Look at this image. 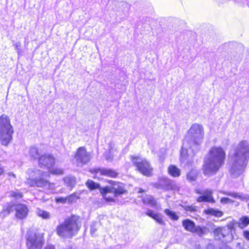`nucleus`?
Listing matches in <instances>:
<instances>
[{"label": "nucleus", "mask_w": 249, "mask_h": 249, "mask_svg": "<svg viewBox=\"0 0 249 249\" xmlns=\"http://www.w3.org/2000/svg\"><path fill=\"white\" fill-rule=\"evenodd\" d=\"M204 137V130L202 124H193L187 131L183 141L180 152L182 162H185L188 158H192L199 149Z\"/></svg>", "instance_id": "obj_1"}, {"label": "nucleus", "mask_w": 249, "mask_h": 249, "mask_svg": "<svg viewBox=\"0 0 249 249\" xmlns=\"http://www.w3.org/2000/svg\"><path fill=\"white\" fill-rule=\"evenodd\" d=\"M249 158V144L242 141L236 146L230 161V171L232 178H237L245 170Z\"/></svg>", "instance_id": "obj_2"}, {"label": "nucleus", "mask_w": 249, "mask_h": 249, "mask_svg": "<svg viewBox=\"0 0 249 249\" xmlns=\"http://www.w3.org/2000/svg\"><path fill=\"white\" fill-rule=\"evenodd\" d=\"M225 156V152L221 147H212L204 159V174L211 176L216 173L223 165Z\"/></svg>", "instance_id": "obj_3"}, {"label": "nucleus", "mask_w": 249, "mask_h": 249, "mask_svg": "<svg viewBox=\"0 0 249 249\" xmlns=\"http://www.w3.org/2000/svg\"><path fill=\"white\" fill-rule=\"evenodd\" d=\"M78 221L79 217L75 215L66 219L57 226L56 229L57 234L62 238H72L77 233L81 226Z\"/></svg>", "instance_id": "obj_4"}, {"label": "nucleus", "mask_w": 249, "mask_h": 249, "mask_svg": "<svg viewBox=\"0 0 249 249\" xmlns=\"http://www.w3.org/2000/svg\"><path fill=\"white\" fill-rule=\"evenodd\" d=\"M27 173L29 174V178L25 181L26 184L30 187L36 186L47 188L51 191H53L55 189V185L53 183H51L48 180L45 179V178L50 177L48 173L38 169L34 170L29 169Z\"/></svg>", "instance_id": "obj_5"}, {"label": "nucleus", "mask_w": 249, "mask_h": 249, "mask_svg": "<svg viewBox=\"0 0 249 249\" xmlns=\"http://www.w3.org/2000/svg\"><path fill=\"white\" fill-rule=\"evenodd\" d=\"M109 186L104 188H100V185L91 180H88L86 182L87 186L91 190L99 189L101 193H113L115 196L123 195L127 193L124 188V185L121 182L108 180Z\"/></svg>", "instance_id": "obj_6"}, {"label": "nucleus", "mask_w": 249, "mask_h": 249, "mask_svg": "<svg viewBox=\"0 0 249 249\" xmlns=\"http://www.w3.org/2000/svg\"><path fill=\"white\" fill-rule=\"evenodd\" d=\"M14 129L9 117L5 114L0 117V142L2 145L7 146L13 138Z\"/></svg>", "instance_id": "obj_7"}, {"label": "nucleus", "mask_w": 249, "mask_h": 249, "mask_svg": "<svg viewBox=\"0 0 249 249\" xmlns=\"http://www.w3.org/2000/svg\"><path fill=\"white\" fill-rule=\"evenodd\" d=\"M131 159L133 164L141 173L148 177L152 175L153 168L145 159L133 156H131Z\"/></svg>", "instance_id": "obj_8"}, {"label": "nucleus", "mask_w": 249, "mask_h": 249, "mask_svg": "<svg viewBox=\"0 0 249 249\" xmlns=\"http://www.w3.org/2000/svg\"><path fill=\"white\" fill-rule=\"evenodd\" d=\"M26 240L28 249H40L43 244L42 236L31 231L27 232Z\"/></svg>", "instance_id": "obj_9"}, {"label": "nucleus", "mask_w": 249, "mask_h": 249, "mask_svg": "<svg viewBox=\"0 0 249 249\" xmlns=\"http://www.w3.org/2000/svg\"><path fill=\"white\" fill-rule=\"evenodd\" d=\"M14 210L16 211V216L20 219L25 218L28 213V209L25 205L18 204L8 205L6 208L3 209L2 213L8 214Z\"/></svg>", "instance_id": "obj_10"}, {"label": "nucleus", "mask_w": 249, "mask_h": 249, "mask_svg": "<svg viewBox=\"0 0 249 249\" xmlns=\"http://www.w3.org/2000/svg\"><path fill=\"white\" fill-rule=\"evenodd\" d=\"M91 159L90 154L88 152L84 147H79L75 155L77 165L81 166L89 162Z\"/></svg>", "instance_id": "obj_11"}, {"label": "nucleus", "mask_w": 249, "mask_h": 249, "mask_svg": "<svg viewBox=\"0 0 249 249\" xmlns=\"http://www.w3.org/2000/svg\"><path fill=\"white\" fill-rule=\"evenodd\" d=\"M38 161L40 166L47 167L49 169L54 165V159L51 155L45 154L39 157Z\"/></svg>", "instance_id": "obj_12"}, {"label": "nucleus", "mask_w": 249, "mask_h": 249, "mask_svg": "<svg viewBox=\"0 0 249 249\" xmlns=\"http://www.w3.org/2000/svg\"><path fill=\"white\" fill-rule=\"evenodd\" d=\"M196 192L197 194H203V196H199L197 198V201L199 202H214L213 198L212 196V192L211 190H207L205 191H200L196 190Z\"/></svg>", "instance_id": "obj_13"}, {"label": "nucleus", "mask_w": 249, "mask_h": 249, "mask_svg": "<svg viewBox=\"0 0 249 249\" xmlns=\"http://www.w3.org/2000/svg\"><path fill=\"white\" fill-rule=\"evenodd\" d=\"M97 174L110 178H116L118 173L113 169L109 168H102L97 170Z\"/></svg>", "instance_id": "obj_14"}, {"label": "nucleus", "mask_w": 249, "mask_h": 249, "mask_svg": "<svg viewBox=\"0 0 249 249\" xmlns=\"http://www.w3.org/2000/svg\"><path fill=\"white\" fill-rule=\"evenodd\" d=\"M223 194H226L234 198H238L243 201H248L249 200V196L243 194L231 192H224Z\"/></svg>", "instance_id": "obj_15"}, {"label": "nucleus", "mask_w": 249, "mask_h": 249, "mask_svg": "<svg viewBox=\"0 0 249 249\" xmlns=\"http://www.w3.org/2000/svg\"><path fill=\"white\" fill-rule=\"evenodd\" d=\"M146 214L153 218L159 224L161 225L164 224V222L162 218V217L159 213H154L153 211L148 210L146 213Z\"/></svg>", "instance_id": "obj_16"}, {"label": "nucleus", "mask_w": 249, "mask_h": 249, "mask_svg": "<svg viewBox=\"0 0 249 249\" xmlns=\"http://www.w3.org/2000/svg\"><path fill=\"white\" fill-rule=\"evenodd\" d=\"M168 172L173 177H178L180 175V170L174 165H170L168 167Z\"/></svg>", "instance_id": "obj_17"}, {"label": "nucleus", "mask_w": 249, "mask_h": 249, "mask_svg": "<svg viewBox=\"0 0 249 249\" xmlns=\"http://www.w3.org/2000/svg\"><path fill=\"white\" fill-rule=\"evenodd\" d=\"M182 226L186 231L191 232L194 231L196 226L195 223L189 219L184 220L182 221Z\"/></svg>", "instance_id": "obj_18"}, {"label": "nucleus", "mask_w": 249, "mask_h": 249, "mask_svg": "<svg viewBox=\"0 0 249 249\" xmlns=\"http://www.w3.org/2000/svg\"><path fill=\"white\" fill-rule=\"evenodd\" d=\"M65 184L70 189L72 188L76 184L75 178L72 176L66 177L63 179Z\"/></svg>", "instance_id": "obj_19"}, {"label": "nucleus", "mask_w": 249, "mask_h": 249, "mask_svg": "<svg viewBox=\"0 0 249 249\" xmlns=\"http://www.w3.org/2000/svg\"><path fill=\"white\" fill-rule=\"evenodd\" d=\"M204 212L206 214L214 216L217 217H220L223 214V213L222 211L212 208L205 210Z\"/></svg>", "instance_id": "obj_20"}, {"label": "nucleus", "mask_w": 249, "mask_h": 249, "mask_svg": "<svg viewBox=\"0 0 249 249\" xmlns=\"http://www.w3.org/2000/svg\"><path fill=\"white\" fill-rule=\"evenodd\" d=\"M241 229H243L249 225V217L247 216H242L236 223Z\"/></svg>", "instance_id": "obj_21"}, {"label": "nucleus", "mask_w": 249, "mask_h": 249, "mask_svg": "<svg viewBox=\"0 0 249 249\" xmlns=\"http://www.w3.org/2000/svg\"><path fill=\"white\" fill-rule=\"evenodd\" d=\"M142 202L143 203L149 205L151 207L155 206L156 204V200L150 196H144L142 198Z\"/></svg>", "instance_id": "obj_22"}, {"label": "nucleus", "mask_w": 249, "mask_h": 249, "mask_svg": "<svg viewBox=\"0 0 249 249\" xmlns=\"http://www.w3.org/2000/svg\"><path fill=\"white\" fill-rule=\"evenodd\" d=\"M37 215L44 219H49L51 217L50 213L47 211L37 208L36 210Z\"/></svg>", "instance_id": "obj_23"}, {"label": "nucleus", "mask_w": 249, "mask_h": 249, "mask_svg": "<svg viewBox=\"0 0 249 249\" xmlns=\"http://www.w3.org/2000/svg\"><path fill=\"white\" fill-rule=\"evenodd\" d=\"M29 154L33 159H36L38 158L39 156L38 149L35 146L31 147L29 149Z\"/></svg>", "instance_id": "obj_24"}, {"label": "nucleus", "mask_w": 249, "mask_h": 249, "mask_svg": "<svg viewBox=\"0 0 249 249\" xmlns=\"http://www.w3.org/2000/svg\"><path fill=\"white\" fill-rule=\"evenodd\" d=\"M164 213L170 218L174 220H177L178 219V216L176 214V213L169 209H165Z\"/></svg>", "instance_id": "obj_25"}, {"label": "nucleus", "mask_w": 249, "mask_h": 249, "mask_svg": "<svg viewBox=\"0 0 249 249\" xmlns=\"http://www.w3.org/2000/svg\"><path fill=\"white\" fill-rule=\"evenodd\" d=\"M196 171L192 170L187 174V178L190 181L193 182L196 179Z\"/></svg>", "instance_id": "obj_26"}, {"label": "nucleus", "mask_w": 249, "mask_h": 249, "mask_svg": "<svg viewBox=\"0 0 249 249\" xmlns=\"http://www.w3.org/2000/svg\"><path fill=\"white\" fill-rule=\"evenodd\" d=\"M49 170L50 173L53 175H62L64 172L62 169L57 168H53L51 167Z\"/></svg>", "instance_id": "obj_27"}, {"label": "nucleus", "mask_w": 249, "mask_h": 249, "mask_svg": "<svg viewBox=\"0 0 249 249\" xmlns=\"http://www.w3.org/2000/svg\"><path fill=\"white\" fill-rule=\"evenodd\" d=\"M160 182L161 185L164 186H165V185H166L168 187H170L172 184V181L170 179L166 178H161L160 179Z\"/></svg>", "instance_id": "obj_28"}, {"label": "nucleus", "mask_w": 249, "mask_h": 249, "mask_svg": "<svg viewBox=\"0 0 249 249\" xmlns=\"http://www.w3.org/2000/svg\"><path fill=\"white\" fill-rule=\"evenodd\" d=\"M193 233H196L199 236H202L204 234V228L200 226L196 227L194 228Z\"/></svg>", "instance_id": "obj_29"}, {"label": "nucleus", "mask_w": 249, "mask_h": 249, "mask_svg": "<svg viewBox=\"0 0 249 249\" xmlns=\"http://www.w3.org/2000/svg\"><path fill=\"white\" fill-rule=\"evenodd\" d=\"M222 231L220 228L216 229L214 231V234L216 238L221 240L222 239Z\"/></svg>", "instance_id": "obj_30"}, {"label": "nucleus", "mask_w": 249, "mask_h": 249, "mask_svg": "<svg viewBox=\"0 0 249 249\" xmlns=\"http://www.w3.org/2000/svg\"><path fill=\"white\" fill-rule=\"evenodd\" d=\"M10 196L16 199L21 198L23 196L22 193H21L19 191L11 192Z\"/></svg>", "instance_id": "obj_31"}, {"label": "nucleus", "mask_w": 249, "mask_h": 249, "mask_svg": "<svg viewBox=\"0 0 249 249\" xmlns=\"http://www.w3.org/2000/svg\"><path fill=\"white\" fill-rule=\"evenodd\" d=\"M78 198V197L75 194H73L66 197L67 201L69 203H71Z\"/></svg>", "instance_id": "obj_32"}, {"label": "nucleus", "mask_w": 249, "mask_h": 249, "mask_svg": "<svg viewBox=\"0 0 249 249\" xmlns=\"http://www.w3.org/2000/svg\"><path fill=\"white\" fill-rule=\"evenodd\" d=\"M13 46L15 47V49L16 50L17 53L19 55L21 53V43L19 42H17L13 44Z\"/></svg>", "instance_id": "obj_33"}, {"label": "nucleus", "mask_w": 249, "mask_h": 249, "mask_svg": "<svg viewBox=\"0 0 249 249\" xmlns=\"http://www.w3.org/2000/svg\"><path fill=\"white\" fill-rule=\"evenodd\" d=\"M237 222H235L234 221H232L228 223L227 225L226 228L229 230V231L231 232L232 230L234 228V225L236 224Z\"/></svg>", "instance_id": "obj_34"}, {"label": "nucleus", "mask_w": 249, "mask_h": 249, "mask_svg": "<svg viewBox=\"0 0 249 249\" xmlns=\"http://www.w3.org/2000/svg\"><path fill=\"white\" fill-rule=\"evenodd\" d=\"M98 224L97 222L93 223L90 227V233L92 235L95 233L97 230Z\"/></svg>", "instance_id": "obj_35"}, {"label": "nucleus", "mask_w": 249, "mask_h": 249, "mask_svg": "<svg viewBox=\"0 0 249 249\" xmlns=\"http://www.w3.org/2000/svg\"><path fill=\"white\" fill-rule=\"evenodd\" d=\"M221 230L222 231V238H223L227 236L230 235L231 232L226 227H221Z\"/></svg>", "instance_id": "obj_36"}, {"label": "nucleus", "mask_w": 249, "mask_h": 249, "mask_svg": "<svg viewBox=\"0 0 249 249\" xmlns=\"http://www.w3.org/2000/svg\"><path fill=\"white\" fill-rule=\"evenodd\" d=\"M220 202L221 203L223 204H226L229 203H232L234 202V201L228 197H222L221 198Z\"/></svg>", "instance_id": "obj_37"}, {"label": "nucleus", "mask_w": 249, "mask_h": 249, "mask_svg": "<svg viewBox=\"0 0 249 249\" xmlns=\"http://www.w3.org/2000/svg\"><path fill=\"white\" fill-rule=\"evenodd\" d=\"M107 193H101V194L103 195L104 199L106 200V201L107 202H115V199L113 197L107 196Z\"/></svg>", "instance_id": "obj_38"}, {"label": "nucleus", "mask_w": 249, "mask_h": 249, "mask_svg": "<svg viewBox=\"0 0 249 249\" xmlns=\"http://www.w3.org/2000/svg\"><path fill=\"white\" fill-rule=\"evenodd\" d=\"M55 201L57 203H65L67 202V199L66 197H59L56 198Z\"/></svg>", "instance_id": "obj_39"}, {"label": "nucleus", "mask_w": 249, "mask_h": 249, "mask_svg": "<svg viewBox=\"0 0 249 249\" xmlns=\"http://www.w3.org/2000/svg\"><path fill=\"white\" fill-rule=\"evenodd\" d=\"M185 210L187 211L195 212L196 211V207L194 206H186Z\"/></svg>", "instance_id": "obj_40"}, {"label": "nucleus", "mask_w": 249, "mask_h": 249, "mask_svg": "<svg viewBox=\"0 0 249 249\" xmlns=\"http://www.w3.org/2000/svg\"><path fill=\"white\" fill-rule=\"evenodd\" d=\"M105 158L106 160H111L112 159V157L110 156V154L108 153H107L105 154Z\"/></svg>", "instance_id": "obj_41"}, {"label": "nucleus", "mask_w": 249, "mask_h": 249, "mask_svg": "<svg viewBox=\"0 0 249 249\" xmlns=\"http://www.w3.org/2000/svg\"><path fill=\"white\" fill-rule=\"evenodd\" d=\"M244 236L246 239L249 240V231H244Z\"/></svg>", "instance_id": "obj_42"}, {"label": "nucleus", "mask_w": 249, "mask_h": 249, "mask_svg": "<svg viewBox=\"0 0 249 249\" xmlns=\"http://www.w3.org/2000/svg\"><path fill=\"white\" fill-rule=\"evenodd\" d=\"M205 249H216L215 248L213 245L212 244H209L206 246V247Z\"/></svg>", "instance_id": "obj_43"}, {"label": "nucleus", "mask_w": 249, "mask_h": 249, "mask_svg": "<svg viewBox=\"0 0 249 249\" xmlns=\"http://www.w3.org/2000/svg\"><path fill=\"white\" fill-rule=\"evenodd\" d=\"M44 249H55L53 245H47Z\"/></svg>", "instance_id": "obj_44"}, {"label": "nucleus", "mask_w": 249, "mask_h": 249, "mask_svg": "<svg viewBox=\"0 0 249 249\" xmlns=\"http://www.w3.org/2000/svg\"><path fill=\"white\" fill-rule=\"evenodd\" d=\"M8 175H9V176H10H10L13 177L14 178H16V176H15V175L14 174H13V173H9L8 174Z\"/></svg>", "instance_id": "obj_45"}, {"label": "nucleus", "mask_w": 249, "mask_h": 249, "mask_svg": "<svg viewBox=\"0 0 249 249\" xmlns=\"http://www.w3.org/2000/svg\"><path fill=\"white\" fill-rule=\"evenodd\" d=\"M3 173V169L0 166V175Z\"/></svg>", "instance_id": "obj_46"}, {"label": "nucleus", "mask_w": 249, "mask_h": 249, "mask_svg": "<svg viewBox=\"0 0 249 249\" xmlns=\"http://www.w3.org/2000/svg\"><path fill=\"white\" fill-rule=\"evenodd\" d=\"M143 192V190L142 189H140L139 191V193H142Z\"/></svg>", "instance_id": "obj_47"}, {"label": "nucleus", "mask_w": 249, "mask_h": 249, "mask_svg": "<svg viewBox=\"0 0 249 249\" xmlns=\"http://www.w3.org/2000/svg\"><path fill=\"white\" fill-rule=\"evenodd\" d=\"M248 207H249V203L248 204Z\"/></svg>", "instance_id": "obj_48"}]
</instances>
